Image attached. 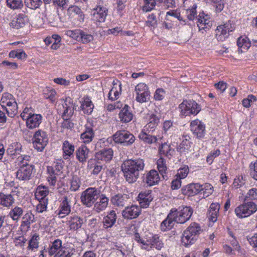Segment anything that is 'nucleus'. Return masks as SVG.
<instances>
[{"label": "nucleus", "mask_w": 257, "mask_h": 257, "mask_svg": "<svg viewBox=\"0 0 257 257\" xmlns=\"http://www.w3.org/2000/svg\"><path fill=\"white\" fill-rule=\"evenodd\" d=\"M145 167L144 161L140 158L126 160L121 165L124 177L129 183L136 182Z\"/></svg>", "instance_id": "1"}, {"label": "nucleus", "mask_w": 257, "mask_h": 257, "mask_svg": "<svg viewBox=\"0 0 257 257\" xmlns=\"http://www.w3.org/2000/svg\"><path fill=\"white\" fill-rule=\"evenodd\" d=\"M201 231L200 225L195 222L191 223L189 226L184 231L182 237V243L187 246L193 244L197 240L198 235Z\"/></svg>", "instance_id": "2"}, {"label": "nucleus", "mask_w": 257, "mask_h": 257, "mask_svg": "<svg viewBox=\"0 0 257 257\" xmlns=\"http://www.w3.org/2000/svg\"><path fill=\"white\" fill-rule=\"evenodd\" d=\"M100 191L95 188H88L81 193V201L83 205L91 207L99 198Z\"/></svg>", "instance_id": "3"}, {"label": "nucleus", "mask_w": 257, "mask_h": 257, "mask_svg": "<svg viewBox=\"0 0 257 257\" xmlns=\"http://www.w3.org/2000/svg\"><path fill=\"white\" fill-rule=\"evenodd\" d=\"M257 211V205L252 202H243L234 209L236 216L239 218L247 217Z\"/></svg>", "instance_id": "4"}, {"label": "nucleus", "mask_w": 257, "mask_h": 257, "mask_svg": "<svg viewBox=\"0 0 257 257\" xmlns=\"http://www.w3.org/2000/svg\"><path fill=\"white\" fill-rule=\"evenodd\" d=\"M175 221L177 223H184L189 220L193 213V209L189 206H181L178 209H172Z\"/></svg>", "instance_id": "5"}, {"label": "nucleus", "mask_w": 257, "mask_h": 257, "mask_svg": "<svg viewBox=\"0 0 257 257\" xmlns=\"http://www.w3.org/2000/svg\"><path fill=\"white\" fill-rule=\"evenodd\" d=\"M180 114L183 116L196 115L201 110L200 106L194 100H184L179 106Z\"/></svg>", "instance_id": "6"}, {"label": "nucleus", "mask_w": 257, "mask_h": 257, "mask_svg": "<svg viewBox=\"0 0 257 257\" xmlns=\"http://www.w3.org/2000/svg\"><path fill=\"white\" fill-rule=\"evenodd\" d=\"M114 141L124 146H131L135 141L134 136L128 131L120 130L117 131L113 135Z\"/></svg>", "instance_id": "7"}, {"label": "nucleus", "mask_w": 257, "mask_h": 257, "mask_svg": "<svg viewBox=\"0 0 257 257\" xmlns=\"http://www.w3.org/2000/svg\"><path fill=\"white\" fill-rule=\"evenodd\" d=\"M33 145L38 151L42 152L48 142L46 133L41 130L37 131L34 136Z\"/></svg>", "instance_id": "8"}, {"label": "nucleus", "mask_w": 257, "mask_h": 257, "mask_svg": "<svg viewBox=\"0 0 257 257\" xmlns=\"http://www.w3.org/2000/svg\"><path fill=\"white\" fill-rule=\"evenodd\" d=\"M190 126L194 137L199 139L204 138L205 134V125L202 121L198 119L192 120Z\"/></svg>", "instance_id": "9"}, {"label": "nucleus", "mask_w": 257, "mask_h": 257, "mask_svg": "<svg viewBox=\"0 0 257 257\" xmlns=\"http://www.w3.org/2000/svg\"><path fill=\"white\" fill-rule=\"evenodd\" d=\"M66 222L70 230L78 231L81 228L85 223V220L83 217L80 216L71 214L67 218Z\"/></svg>", "instance_id": "10"}, {"label": "nucleus", "mask_w": 257, "mask_h": 257, "mask_svg": "<svg viewBox=\"0 0 257 257\" xmlns=\"http://www.w3.org/2000/svg\"><path fill=\"white\" fill-rule=\"evenodd\" d=\"M141 213V208L139 206L132 205L126 206L122 211V217L126 219H133L137 218Z\"/></svg>", "instance_id": "11"}, {"label": "nucleus", "mask_w": 257, "mask_h": 257, "mask_svg": "<svg viewBox=\"0 0 257 257\" xmlns=\"http://www.w3.org/2000/svg\"><path fill=\"white\" fill-rule=\"evenodd\" d=\"M20 168L16 173V178L21 181H27L31 179L33 167L32 165H19Z\"/></svg>", "instance_id": "12"}, {"label": "nucleus", "mask_w": 257, "mask_h": 257, "mask_svg": "<svg viewBox=\"0 0 257 257\" xmlns=\"http://www.w3.org/2000/svg\"><path fill=\"white\" fill-rule=\"evenodd\" d=\"M234 29V25H232L229 22L217 27L216 35L217 39L222 41L227 37V34Z\"/></svg>", "instance_id": "13"}, {"label": "nucleus", "mask_w": 257, "mask_h": 257, "mask_svg": "<svg viewBox=\"0 0 257 257\" xmlns=\"http://www.w3.org/2000/svg\"><path fill=\"white\" fill-rule=\"evenodd\" d=\"M91 15L93 21L100 23L103 22L107 15V10L105 7L98 6L92 10Z\"/></svg>", "instance_id": "14"}, {"label": "nucleus", "mask_w": 257, "mask_h": 257, "mask_svg": "<svg viewBox=\"0 0 257 257\" xmlns=\"http://www.w3.org/2000/svg\"><path fill=\"white\" fill-rule=\"evenodd\" d=\"M203 190L202 185L198 183H192L184 186L182 189V193L187 196H194Z\"/></svg>", "instance_id": "15"}, {"label": "nucleus", "mask_w": 257, "mask_h": 257, "mask_svg": "<svg viewBox=\"0 0 257 257\" xmlns=\"http://www.w3.org/2000/svg\"><path fill=\"white\" fill-rule=\"evenodd\" d=\"M25 120L27 127L30 129H34L39 127L42 122V116L40 114L33 113Z\"/></svg>", "instance_id": "16"}, {"label": "nucleus", "mask_w": 257, "mask_h": 257, "mask_svg": "<svg viewBox=\"0 0 257 257\" xmlns=\"http://www.w3.org/2000/svg\"><path fill=\"white\" fill-rule=\"evenodd\" d=\"M129 196L125 194H117L111 198L112 203L116 206L123 207L127 204Z\"/></svg>", "instance_id": "17"}, {"label": "nucleus", "mask_w": 257, "mask_h": 257, "mask_svg": "<svg viewBox=\"0 0 257 257\" xmlns=\"http://www.w3.org/2000/svg\"><path fill=\"white\" fill-rule=\"evenodd\" d=\"M70 203V200L68 199L67 196H65L63 198L58 213L59 218H62L68 215L71 212V210Z\"/></svg>", "instance_id": "18"}, {"label": "nucleus", "mask_w": 257, "mask_h": 257, "mask_svg": "<svg viewBox=\"0 0 257 257\" xmlns=\"http://www.w3.org/2000/svg\"><path fill=\"white\" fill-rule=\"evenodd\" d=\"M134 117L131 107L127 104H125L119 113V118L121 122L127 123L131 121Z\"/></svg>", "instance_id": "19"}, {"label": "nucleus", "mask_w": 257, "mask_h": 257, "mask_svg": "<svg viewBox=\"0 0 257 257\" xmlns=\"http://www.w3.org/2000/svg\"><path fill=\"white\" fill-rule=\"evenodd\" d=\"M12 97V95L9 93H5L4 95H3L2 100L3 103L6 102L7 105H8L9 107H11L12 108H11V111H10L8 108H7V112L8 113V115L11 117H13L16 114V108H17V103L15 101L12 102L10 100L9 101H7V100H5V99L7 98L9 99H11Z\"/></svg>", "instance_id": "20"}, {"label": "nucleus", "mask_w": 257, "mask_h": 257, "mask_svg": "<svg viewBox=\"0 0 257 257\" xmlns=\"http://www.w3.org/2000/svg\"><path fill=\"white\" fill-rule=\"evenodd\" d=\"M151 192L150 190H146L139 193L138 195L139 201L141 206L143 208H147L152 200Z\"/></svg>", "instance_id": "21"}, {"label": "nucleus", "mask_w": 257, "mask_h": 257, "mask_svg": "<svg viewBox=\"0 0 257 257\" xmlns=\"http://www.w3.org/2000/svg\"><path fill=\"white\" fill-rule=\"evenodd\" d=\"M113 151L111 148L102 149L96 154V158L98 160H101L105 162L110 161L113 157Z\"/></svg>", "instance_id": "22"}, {"label": "nucleus", "mask_w": 257, "mask_h": 257, "mask_svg": "<svg viewBox=\"0 0 257 257\" xmlns=\"http://www.w3.org/2000/svg\"><path fill=\"white\" fill-rule=\"evenodd\" d=\"M160 157L165 156L170 159L174 153V150L167 143H162L158 148Z\"/></svg>", "instance_id": "23"}, {"label": "nucleus", "mask_w": 257, "mask_h": 257, "mask_svg": "<svg viewBox=\"0 0 257 257\" xmlns=\"http://www.w3.org/2000/svg\"><path fill=\"white\" fill-rule=\"evenodd\" d=\"M160 180L158 172L155 170H151L147 175L144 182L149 186L158 184Z\"/></svg>", "instance_id": "24"}, {"label": "nucleus", "mask_w": 257, "mask_h": 257, "mask_svg": "<svg viewBox=\"0 0 257 257\" xmlns=\"http://www.w3.org/2000/svg\"><path fill=\"white\" fill-rule=\"evenodd\" d=\"M172 212H170L167 218L161 223V230L163 231L169 230L174 226L175 222Z\"/></svg>", "instance_id": "25"}, {"label": "nucleus", "mask_w": 257, "mask_h": 257, "mask_svg": "<svg viewBox=\"0 0 257 257\" xmlns=\"http://www.w3.org/2000/svg\"><path fill=\"white\" fill-rule=\"evenodd\" d=\"M219 208L220 205L218 203H212L211 204L207 212V216L210 221L213 223L216 221Z\"/></svg>", "instance_id": "26"}, {"label": "nucleus", "mask_w": 257, "mask_h": 257, "mask_svg": "<svg viewBox=\"0 0 257 257\" xmlns=\"http://www.w3.org/2000/svg\"><path fill=\"white\" fill-rule=\"evenodd\" d=\"M70 98H67L62 104L64 109L62 115V118H70L74 112L73 105Z\"/></svg>", "instance_id": "27"}, {"label": "nucleus", "mask_w": 257, "mask_h": 257, "mask_svg": "<svg viewBox=\"0 0 257 257\" xmlns=\"http://www.w3.org/2000/svg\"><path fill=\"white\" fill-rule=\"evenodd\" d=\"M150 133L149 131L144 129L139 135V139L144 143L150 145L156 143L158 141L157 138L150 134Z\"/></svg>", "instance_id": "28"}, {"label": "nucleus", "mask_w": 257, "mask_h": 257, "mask_svg": "<svg viewBox=\"0 0 257 257\" xmlns=\"http://www.w3.org/2000/svg\"><path fill=\"white\" fill-rule=\"evenodd\" d=\"M116 220V214L115 211L111 210L103 218V223L105 228L111 227Z\"/></svg>", "instance_id": "29"}, {"label": "nucleus", "mask_w": 257, "mask_h": 257, "mask_svg": "<svg viewBox=\"0 0 257 257\" xmlns=\"http://www.w3.org/2000/svg\"><path fill=\"white\" fill-rule=\"evenodd\" d=\"M15 202V199L11 194H5L0 193V205L6 207H10Z\"/></svg>", "instance_id": "30"}, {"label": "nucleus", "mask_w": 257, "mask_h": 257, "mask_svg": "<svg viewBox=\"0 0 257 257\" xmlns=\"http://www.w3.org/2000/svg\"><path fill=\"white\" fill-rule=\"evenodd\" d=\"M27 16L23 14H19L15 20H13L11 23V26L13 28L19 29L23 27L27 22Z\"/></svg>", "instance_id": "31"}, {"label": "nucleus", "mask_w": 257, "mask_h": 257, "mask_svg": "<svg viewBox=\"0 0 257 257\" xmlns=\"http://www.w3.org/2000/svg\"><path fill=\"white\" fill-rule=\"evenodd\" d=\"M24 213L23 208L19 206H15L12 208L9 213V216L13 220L18 221L22 217Z\"/></svg>", "instance_id": "32"}, {"label": "nucleus", "mask_w": 257, "mask_h": 257, "mask_svg": "<svg viewBox=\"0 0 257 257\" xmlns=\"http://www.w3.org/2000/svg\"><path fill=\"white\" fill-rule=\"evenodd\" d=\"M89 149L85 146L82 145L76 151V157L82 163L86 162L88 158Z\"/></svg>", "instance_id": "33"}, {"label": "nucleus", "mask_w": 257, "mask_h": 257, "mask_svg": "<svg viewBox=\"0 0 257 257\" xmlns=\"http://www.w3.org/2000/svg\"><path fill=\"white\" fill-rule=\"evenodd\" d=\"M100 200L94 204V209L97 212H99L104 210L107 206L108 203L109 199L105 196L104 194H100Z\"/></svg>", "instance_id": "34"}, {"label": "nucleus", "mask_w": 257, "mask_h": 257, "mask_svg": "<svg viewBox=\"0 0 257 257\" xmlns=\"http://www.w3.org/2000/svg\"><path fill=\"white\" fill-rule=\"evenodd\" d=\"M238 51L243 52L248 49L250 47V42L247 37H239L237 41Z\"/></svg>", "instance_id": "35"}, {"label": "nucleus", "mask_w": 257, "mask_h": 257, "mask_svg": "<svg viewBox=\"0 0 257 257\" xmlns=\"http://www.w3.org/2000/svg\"><path fill=\"white\" fill-rule=\"evenodd\" d=\"M81 108L84 113L90 114L93 111L94 105L89 97H86L81 103Z\"/></svg>", "instance_id": "36"}, {"label": "nucleus", "mask_w": 257, "mask_h": 257, "mask_svg": "<svg viewBox=\"0 0 257 257\" xmlns=\"http://www.w3.org/2000/svg\"><path fill=\"white\" fill-rule=\"evenodd\" d=\"M22 150V145L18 142L11 144L7 150V154L10 156L19 155Z\"/></svg>", "instance_id": "37"}, {"label": "nucleus", "mask_w": 257, "mask_h": 257, "mask_svg": "<svg viewBox=\"0 0 257 257\" xmlns=\"http://www.w3.org/2000/svg\"><path fill=\"white\" fill-rule=\"evenodd\" d=\"M190 140V138L189 136H183V140L177 148L178 151L180 153L185 152L186 151H188L191 146V142Z\"/></svg>", "instance_id": "38"}, {"label": "nucleus", "mask_w": 257, "mask_h": 257, "mask_svg": "<svg viewBox=\"0 0 257 257\" xmlns=\"http://www.w3.org/2000/svg\"><path fill=\"white\" fill-rule=\"evenodd\" d=\"M94 133L91 127L86 126L85 131L81 135V139L84 143H89L92 141Z\"/></svg>", "instance_id": "39"}, {"label": "nucleus", "mask_w": 257, "mask_h": 257, "mask_svg": "<svg viewBox=\"0 0 257 257\" xmlns=\"http://www.w3.org/2000/svg\"><path fill=\"white\" fill-rule=\"evenodd\" d=\"M63 151L64 154V158L67 159L73 154L74 146L68 141H65L63 144Z\"/></svg>", "instance_id": "40"}, {"label": "nucleus", "mask_w": 257, "mask_h": 257, "mask_svg": "<svg viewBox=\"0 0 257 257\" xmlns=\"http://www.w3.org/2000/svg\"><path fill=\"white\" fill-rule=\"evenodd\" d=\"M159 122V118L156 115L152 114L150 116L149 122L145 126V129L149 131V132H153L157 126Z\"/></svg>", "instance_id": "41"}, {"label": "nucleus", "mask_w": 257, "mask_h": 257, "mask_svg": "<svg viewBox=\"0 0 257 257\" xmlns=\"http://www.w3.org/2000/svg\"><path fill=\"white\" fill-rule=\"evenodd\" d=\"M48 194V190L46 187L39 186L36 189L35 197L38 200H42L43 199H46L45 197Z\"/></svg>", "instance_id": "42"}, {"label": "nucleus", "mask_w": 257, "mask_h": 257, "mask_svg": "<svg viewBox=\"0 0 257 257\" xmlns=\"http://www.w3.org/2000/svg\"><path fill=\"white\" fill-rule=\"evenodd\" d=\"M6 3L7 6L13 10L21 9L23 7L22 0H7Z\"/></svg>", "instance_id": "43"}, {"label": "nucleus", "mask_w": 257, "mask_h": 257, "mask_svg": "<svg viewBox=\"0 0 257 257\" xmlns=\"http://www.w3.org/2000/svg\"><path fill=\"white\" fill-rule=\"evenodd\" d=\"M62 247V241L57 239L54 241L52 245L48 249V253L50 255L54 254L58 249H60Z\"/></svg>", "instance_id": "44"}, {"label": "nucleus", "mask_w": 257, "mask_h": 257, "mask_svg": "<svg viewBox=\"0 0 257 257\" xmlns=\"http://www.w3.org/2000/svg\"><path fill=\"white\" fill-rule=\"evenodd\" d=\"M26 6L32 10L39 8L43 4L42 0H24Z\"/></svg>", "instance_id": "45"}, {"label": "nucleus", "mask_w": 257, "mask_h": 257, "mask_svg": "<svg viewBox=\"0 0 257 257\" xmlns=\"http://www.w3.org/2000/svg\"><path fill=\"white\" fill-rule=\"evenodd\" d=\"M73 253V249L62 247L57 251L54 257H71Z\"/></svg>", "instance_id": "46"}, {"label": "nucleus", "mask_w": 257, "mask_h": 257, "mask_svg": "<svg viewBox=\"0 0 257 257\" xmlns=\"http://www.w3.org/2000/svg\"><path fill=\"white\" fill-rule=\"evenodd\" d=\"M80 184L79 178L76 175H73L70 181V189L72 191H76L79 189Z\"/></svg>", "instance_id": "47"}, {"label": "nucleus", "mask_w": 257, "mask_h": 257, "mask_svg": "<svg viewBox=\"0 0 257 257\" xmlns=\"http://www.w3.org/2000/svg\"><path fill=\"white\" fill-rule=\"evenodd\" d=\"M157 168L160 173H166L167 167L166 161L162 157H160L157 162Z\"/></svg>", "instance_id": "48"}, {"label": "nucleus", "mask_w": 257, "mask_h": 257, "mask_svg": "<svg viewBox=\"0 0 257 257\" xmlns=\"http://www.w3.org/2000/svg\"><path fill=\"white\" fill-rule=\"evenodd\" d=\"M79 35L80 36L79 40L84 44L89 43L93 40V36L92 35L82 31L79 32Z\"/></svg>", "instance_id": "49"}, {"label": "nucleus", "mask_w": 257, "mask_h": 257, "mask_svg": "<svg viewBox=\"0 0 257 257\" xmlns=\"http://www.w3.org/2000/svg\"><path fill=\"white\" fill-rule=\"evenodd\" d=\"M47 171L49 174L47 178L48 180L52 185H54L56 182V177L58 176L56 175V171L53 167L50 166L47 167Z\"/></svg>", "instance_id": "50"}, {"label": "nucleus", "mask_w": 257, "mask_h": 257, "mask_svg": "<svg viewBox=\"0 0 257 257\" xmlns=\"http://www.w3.org/2000/svg\"><path fill=\"white\" fill-rule=\"evenodd\" d=\"M30 158L31 157L29 155H21L17 159L15 163H17L18 165H30L28 162H30Z\"/></svg>", "instance_id": "51"}, {"label": "nucleus", "mask_w": 257, "mask_h": 257, "mask_svg": "<svg viewBox=\"0 0 257 257\" xmlns=\"http://www.w3.org/2000/svg\"><path fill=\"white\" fill-rule=\"evenodd\" d=\"M196 8L197 5L195 3H193V5L191 8L186 10V16L189 20H193L194 19L196 15Z\"/></svg>", "instance_id": "52"}, {"label": "nucleus", "mask_w": 257, "mask_h": 257, "mask_svg": "<svg viewBox=\"0 0 257 257\" xmlns=\"http://www.w3.org/2000/svg\"><path fill=\"white\" fill-rule=\"evenodd\" d=\"M210 17L208 15L206 16V19L203 20V22H202V20L200 21V23H197V26L199 31L201 30H205L206 29H209L210 27Z\"/></svg>", "instance_id": "53"}, {"label": "nucleus", "mask_w": 257, "mask_h": 257, "mask_svg": "<svg viewBox=\"0 0 257 257\" xmlns=\"http://www.w3.org/2000/svg\"><path fill=\"white\" fill-rule=\"evenodd\" d=\"M39 200V203L36 206V211L39 213H42L47 210L48 199H43Z\"/></svg>", "instance_id": "54"}, {"label": "nucleus", "mask_w": 257, "mask_h": 257, "mask_svg": "<svg viewBox=\"0 0 257 257\" xmlns=\"http://www.w3.org/2000/svg\"><path fill=\"white\" fill-rule=\"evenodd\" d=\"M144 5L143 7V10L146 12L152 10L156 5V2L154 0H144Z\"/></svg>", "instance_id": "55"}, {"label": "nucleus", "mask_w": 257, "mask_h": 257, "mask_svg": "<svg viewBox=\"0 0 257 257\" xmlns=\"http://www.w3.org/2000/svg\"><path fill=\"white\" fill-rule=\"evenodd\" d=\"M34 215L31 212H28L23 216V223L25 225H30L34 221Z\"/></svg>", "instance_id": "56"}, {"label": "nucleus", "mask_w": 257, "mask_h": 257, "mask_svg": "<svg viewBox=\"0 0 257 257\" xmlns=\"http://www.w3.org/2000/svg\"><path fill=\"white\" fill-rule=\"evenodd\" d=\"M189 173V168L188 166H184L183 168H180L178 169L177 173L176 175V177L180 179H183L185 178Z\"/></svg>", "instance_id": "57"}, {"label": "nucleus", "mask_w": 257, "mask_h": 257, "mask_svg": "<svg viewBox=\"0 0 257 257\" xmlns=\"http://www.w3.org/2000/svg\"><path fill=\"white\" fill-rule=\"evenodd\" d=\"M38 239L39 236L34 235L32 238L29 241L28 248L33 250L38 247Z\"/></svg>", "instance_id": "58"}, {"label": "nucleus", "mask_w": 257, "mask_h": 257, "mask_svg": "<svg viewBox=\"0 0 257 257\" xmlns=\"http://www.w3.org/2000/svg\"><path fill=\"white\" fill-rule=\"evenodd\" d=\"M146 24L148 27H156L157 26V20L156 16L154 14L150 15L148 17V20L146 22Z\"/></svg>", "instance_id": "59"}, {"label": "nucleus", "mask_w": 257, "mask_h": 257, "mask_svg": "<svg viewBox=\"0 0 257 257\" xmlns=\"http://www.w3.org/2000/svg\"><path fill=\"white\" fill-rule=\"evenodd\" d=\"M135 91L137 94L144 93L150 92L149 91L148 87L144 83H140L138 84L135 87Z\"/></svg>", "instance_id": "60"}, {"label": "nucleus", "mask_w": 257, "mask_h": 257, "mask_svg": "<svg viewBox=\"0 0 257 257\" xmlns=\"http://www.w3.org/2000/svg\"><path fill=\"white\" fill-rule=\"evenodd\" d=\"M165 93V91L164 89L158 88L154 93V98L156 100H162L164 98Z\"/></svg>", "instance_id": "61"}, {"label": "nucleus", "mask_w": 257, "mask_h": 257, "mask_svg": "<svg viewBox=\"0 0 257 257\" xmlns=\"http://www.w3.org/2000/svg\"><path fill=\"white\" fill-rule=\"evenodd\" d=\"M150 92L137 94L136 99L140 103L145 102L149 99Z\"/></svg>", "instance_id": "62"}, {"label": "nucleus", "mask_w": 257, "mask_h": 257, "mask_svg": "<svg viewBox=\"0 0 257 257\" xmlns=\"http://www.w3.org/2000/svg\"><path fill=\"white\" fill-rule=\"evenodd\" d=\"M246 198L250 200H257V188L249 189L247 192Z\"/></svg>", "instance_id": "63"}, {"label": "nucleus", "mask_w": 257, "mask_h": 257, "mask_svg": "<svg viewBox=\"0 0 257 257\" xmlns=\"http://www.w3.org/2000/svg\"><path fill=\"white\" fill-rule=\"evenodd\" d=\"M250 174L252 178L257 180V161L254 163H251L249 165Z\"/></svg>", "instance_id": "64"}]
</instances>
